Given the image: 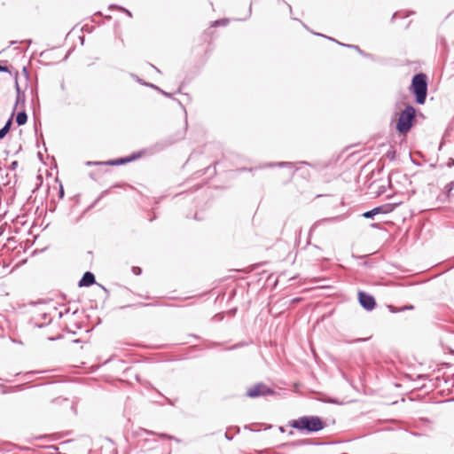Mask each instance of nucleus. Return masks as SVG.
I'll list each match as a JSON object with an SVG mask.
<instances>
[{"instance_id":"2","label":"nucleus","mask_w":454,"mask_h":454,"mask_svg":"<svg viewBox=\"0 0 454 454\" xmlns=\"http://www.w3.org/2000/svg\"><path fill=\"white\" fill-rule=\"evenodd\" d=\"M290 426L297 430L308 433L318 432L325 427L324 422L317 416L301 417L298 419L293 420Z\"/></svg>"},{"instance_id":"29","label":"nucleus","mask_w":454,"mask_h":454,"mask_svg":"<svg viewBox=\"0 0 454 454\" xmlns=\"http://www.w3.org/2000/svg\"><path fill=\"white\" fill-rule=\"evenodd\" d=\"M160 437H161V438H168V439H172L173 438L172 436H169V435H168L166 434H160Z\"/></svg>"},{"instance_id":"12","label":"nucleus","mask_w":454,"mask_h":454,"mask_svg":"<svg viewBox=\"0 0 454 454\" xmlns=\"http://www.w3.org/2000/svg\"><path fill=\"white\" fill-rule=\"evenodd\" d=\"M445 193L449 200H454V181L445 186Z\"/></svg>"},{"instance_id":"34","label":"nucleus","mask_w":454,"mask_h":454,"mask_svg":"<svg viewBox=\"0 0 454 454\" xmlns=\"http://www.w3.org/2000/svg\"><path fill=\"white\" fill-rule=\"evenodd\" d=\"M300 301V299H299V298H295V299H294L292 301H293V302H296V301Z\"/></svg>"},{"instance_id":"1","label":"nucleus","mask_w":454,"mask_h":454,"mask_svg":"<svg viewBox=\"0 0 454 454\" xmlns=\"http://www.w3.org/2000/svg\"><path fill=\"white\" fill-rule=\"evenodd\" d=\"M410 91L414 95L417 104H425L427 96V76L423 73L416 74L411 79Z\"/></svg>"},{"instance_id":"18","label":"nucleus","mask_w":454,"mask_h":454,"mask_svg":"<svg viewBox=\"0 0 454 454\" xmlns=\"http://www.w3.org/2000/svg\"><path fill=\"white\" fill-rule=\"evenodd\" d=\"M132 272L135 274V275H140L141 272H142V270L141 268L137 267V266H133L132 267Z\"/></svg>"},{"instance_id":"10","label":"nucleus","mask_w":454,"mask_h":454,"mask_svg":"<svg viewBox=\"0 0 454 454\" xmlns=\"http://www.w3.org/2000/svg\"><path fill=\"white\" fill-rule=\"evenodd\" d=\"M27 121V114L25 112V110L19 112L18 114L16 115V123L19 126H22V125L26 124Z\"/></svg>"},{"instance_id":"15","label":"nucleus","mask_w":454,"mask_h":454,"mask_svg":"<svg viewBox=\"0 0 454 454\" xmlns=\"http://www.w3.org/2000/svg\"><path fill=\"white\" fill-rule=\"evenodd\" d=\"M339 44L342 45V46H345V47H348V48H352V49H355L356 51H357L360 54L362 55H365L364 53V51L357 46V45H353V44H345V43H338Z\"/></svg>"},{"instance_id":"26","label":"nucleus","mask_w":454,"mask_h":454,"mask_svg":"<svg viewBox=\"0 0 454 454\" xmlns=\"http://www.w3.org/2000/svg\"><path fill=\"white\" fill-rule=\"evenodd\" d=\"M16 91H17V95H22V94H24V93L21 91V90H20V86H19V83H18L17 82H16Z\"/></svg>"},{"instance_id":"9","label":"nucleus","mask_w":454,"mask_h":454,"mask_svg":"<svg viewBox=\"0 0 454 454\" xmlns=\"http://www.w3.org/2000/svg\"><path fill=\"white\" fill-rule=\"evenodd\" d=\"M12 117L13 113H12L11 117L5 122L4 126L0 129V140L3 139L7 133L10 131L12 124Z\"/></svg>"},{"instance_id":"5","label":"nucleus","mask_w":454,"mask_h":454,"mask_svg":"<svg viewBox=\"0 0 454 454\" xmlns=\"http://www.w3.org/2000/svg\"><path fill=\"white\" fill-rule=\"evenodd\" d=\"M274 394V390L263 383H258L249 387L247 391V396L256 398L260 396H267Z\"/></svg>"},{"instance_id":"3","label":"nucleus","mask_w":454,"mask_h":454,"mask_svg":"<svg viewBox=\"0 0 454 454\" xmlns=\"http://www.w3.org/2000/svg\"><path fill=\"white\" fill-rule=\"evenodd\" d=\"M416 118V110L412 106H406L405 108L400 113L397 122L396 130L400 134L408 133Z\"/></svg>"},{"instance_id":"22","label":"nucleus","mask_w":454,"mask_h":454,"mask_svg":"<svg viewBox=\"0 0 454 454\" xmlns=\"http://www.w3.org/2000/svg\"><path fill=\"white\" fill-rule=\"evenodd\" d=\"M0 72L10 73L9 67L0 65Z\"/></svg>"},{"instance_id":"31","label":"nucleus","mask_w":454,"mask_h":454,"mask_svg":"<svg viewBox=\"0 0 454 454\" xmlns=\"http://www.w3.org/2000/svg\"><path fill=\"white\" fill-rule=\"evenodd\" d=\"M449 166H450V167L454 166V160H451V161L449 163Z\"/></svg>"},{"instance_id":"7","label":"nucleus","mask_w":454,"mask_h":454,"mask_svg":"<svg viewBox=\"0 0 454 454\" xmlns=\"http://www.w3.org/2000/svg\"><path fill=\"white\" fill-rule=\"evenodd\" d=\"M390 211H391V209L388 208V205H387V206H379V207H376L372 208V210L364 212L363 214V216L364 218L369 219V218H372L376 215L387 214V213H388Z\"/></svg>"},{"instance_id":"19","label":"nucleus","mask_w":454,"mask_h":454,"mask_svg":"<svg viewBox=\"0 0 454 454\" xmlns=\"http://www.w3.org/2000/svg\"><path fill=\"white\" fill-rule=\"evenodd\" d=\"M143 85L150 87V88H153V89H154V90H156L158 91L160 90V88H159L158 86H156V85H154L153 83L145 82V83H143Z\"/></svg>"},{"instance_id":"33","label":"nucleus","mask_w":454,"mask_h":454,"mask_svg":"<svg viewBox=\"0 0 454 454\" xmlns=\"http://www.w3.org/2000/svg\"><path fill=\"white\" fill-rule=\"evenodd\" d=\"M152 67L154 68L157 72H160V70L153 65H152Z\"/></svg>"},{"instance_id":"28","label":"nucleus","mask_w":454,"mask_h":454,"mask_svg":"<svg viewBox=\"0 0 454 454\" xmlns=\"http://www.w3.org/2000/svg\"><path fill=\"white\" fill-rule=\"evenodd\" d=\"M120 10H121L122 12H126L129 17H131V13L129 11L126 10L125 8H122V7H118Z\"/></svg>"},{"instance_id":"32","label":"nucleus","mask_w":454,"mask_h":454,"mask_svg":"<svg viewBox=\"0 0 454 454\" xmlns=\"http://www.w3.org/2000/svg\"><path fill=\"white\" fill-rule=\"evenodd\" d=\"M397 17V12H395L392 16V20L395 19Z\"/></svg>"},{"instance_id":"20","label":"nucleus","mask_w":454,"mask_h":454,"mask_svg":"<svg viewBox=\"0 0 454 454\" xmlns=\"http://www.w3.org/2000/svg\"><path fill=\"white\" fill-rule=\"evenodd\" d=\"M277 165L279 167H284V166L291 167L293 165V163L289 162V161H282V162H278Z\"/></svg>"},{"instance_id":"16","label":"nucleus","mask_w":454,"mask_h":454,"mask_svg":"<svg viewBox=\"0 0 454 454\" xmlns=\"http://www.w3.org/2000/svg\"><path fill=\"white\" fill-rule=\"evenodd\" d=\"M227 23H228V20L223 19V20H215L214 22L213 26H219V25L225 26V25H227Z\"/></svg>"},{"instance_id":"37","label":"nucleus","mask_w":454,"mask_h":454,"mask_svg":"<svg viewBox=\"0 0 454 454\" xmlns=\"http://www.w3.org/2000/svg\"><path fill=\"white\" fill-rule=\"evenodd\" d=\"M188 121L185 120V129L187 128Z\"/></svg>"},{"instance_id":"11","label":"nucleus","mask_w":454,"mask_h":454,"mask_svg":"<svg viewBox=\"0 0 454 454\" xmlns=\"http://www.w3.org/2000/svg\"><path fill=\"white\" fill-rule=\"evenodd\" d=\"M18 107H20V108H24L25 107V95L24 94L17 95L15 106H14V108H13V111H12L13 114L15 113V111H16V109Z\"/></svg>"},{"instance_id":"38","label":"nucleus","mask_w":454,"mask_h":454,"mask_svg":"<svg viewBox=\"0 0 454 454\" xmlns=\"http://www.w3.org/2000/svg\"><path fill=\"white\" fill-rule=\"evenodd\" d=\"M290 12H292V6L288 5Z\"/></svg>"},{"instance_id":"25","label":"nucleus","mask_w":454,"mask_h":454,"mask_svg":"<svg viewBox=\"0 0 454 454\" xmlns=\"http://www.w3.org/2000/svg\"><path fill=\"white\" fill-rule=\"evenodd\" d=\"M16 91H17V95H22V94H24V93L21 91V90H20V86H19V83H18L17 82H16Z\"/></svg>"},{"instance_id":"14","label":"nucleus","mask_w":454,"mask_h":454,"mask_svg":"<svg viewBox=\"0 0 454 454\" xmlns=\"http://www.w3.org/2000/svg\"><path fill=\"white\" fill-rule=\"evenodd\" d=\"M389 309H390L391 312H395H395H400V311H403V310H406V309H413L414 307H413V305H405V306H403V307H402L400 309H396L394 306L390 305Z\"/></svg>"},{"instance_id":"8","label":"nucleus","mask_w":454,"mask_h":454,"mask_svg":"<svg viewBox=\"0 0 454 454\" xmlns=\"http://www.w3.org/2000/svg\"><path fill=\"white\" fill-rule=\"evenodd\" d=\"M95 281H96V279H95L94 274L90 271H86L83 274V276L82 277V278L79 280L78 286L80 287L90 286L91 285H93L95 283Z\"/></svg>"},{"instance_id":"17","label":"nucleus","mask_w":454,"mask_h":454,"mask_svg":"<svg viewBox=\"0 0 454 454\" xmlns=\"http://www.w3.org/2000/svg\"><path fill=\"white\" fill-rule=\"evenodd\" d=\"M140 155H141V153H135L127 158H128V160H129V162H130L132 160L138 159L140 157Z\"/></svg>"},{"instance_id":"21","label":"nucleus","mask_w":454,"mask_h":454,"mask_svg":"<svg viewBox=\"0 0 454 454\" xmlns=\"http://www.w3.org/2000/svg\"><path fill=\"white\" fill-rule=\"evenodd\" d=\"M102 164H105V163L104 162H100V161H87L86 162L87 166L102 165Z\"/></svg>"},{"instance_id":"40","label":"nucleus","mask_w":454,"mask_h":454,"mask_svg":"<svg viewBox=\"0 0 454 454\" xmlns=\"http://www.w3.org/2000/svg\"><path fill=\"white\" fill-rule=\"evenodd\" d=\"M317 35H320V33H317ZM321 36H323V35H321ZM324 37H325V36L324 35Z\"/></svg>"},{"instance_id":"6","label":"nucleus","mask_w":454,"mask_h":454,"mask_svg":"<svg viewBox=\"0 0 454 454\" xmlns=\"http://www.w3.org/2000/svg\"><path fill=\"white\" fill-rule=\"evenodd\" d=\"M358 301L360 305L367 311H372L376 307L374 297L364 291L358 292Z\"/></svg>"},{"instance_id":"36","label":"nucleus","mask_w":454,"mask_h":454,"mask_svg":"<svg viewBox=\"0 0 454 454\" xmlns=\"http://www.w3.org/2000/svg\"><path fill=\"white\" fill-rule=\"evenodd\" d=\"M137 82H138L139 83H141V84L145 83V82H142V80H140V79H137Z\"/></svg>"},{"instance_id":"35","label":"nucleus","mask_w":454,"mask_h":454,"mask_svg":"<svg viewBox=\"0 0 454 454\" xmlns=\"http://www.w3.org/2000/svg\"><path fill=\"white\" fill-rule=\"evenodd\" d=\"M225 437H226L228 440H231V438L230 437V435H228L227 434H225Z\"/></svg>"},{"instance_id":"27","label":"nucleus","mask_w":454,"mask_h":454,"mask_svg":"<svg viewBox=\"0 0 454 454\" xmlns=\"http://www.w3.org/2000/svg\"><path fill=\"white\" fill-rule=\"evenodd\" d=\"M159 92H160L165 97H168V98H171L172 97V95L170 93L166 92V91L162 90L161 89H160V90H159Z\"/></svg>"},{"instance_id":"23","label":"nucleus","mask_w":454,"mask_h":454,"mask_svg":"<svg viewBox=\"0 0 454 454\" xmlns=\"http://www.w3.org/2000/svg\"><path fill=\"white\" fill-rule=\"evenodd\" d=\"M17 167H18V161H16V160H15V161H12V162L11 163V165H10V168H10L11 170H15Z\"/></svg>"},{"instance_id":"39","label":"nucleus","mask_w":454,"mask_h":454,"mask_svg":"<svg viewBox=\"0 0 454 454\" xmlns=\"http://www.w3.org/2000/svg\"><path fill=\"white\" fill-rule=\"evenodd\" d=\"M38 327H43V325L40 324V325H36Z\"/></svg>"},{"instance_id":"30","label":"nucleus","mask_w":454,"mask_h":454,"mask_svg":"<svg viewBox=\"0 0 454 454\" xmlns=\"http://www.w3.org/2000/svg\"><path fill=\"white\" fill-rule=\"evenodd\" d=\"M168 145H169V144L160 145L159 150H162V149H164V148H165L166 146H168Z\"/></svg>"},{"instance_id":"24","label":"nucleus","mask_w":454,"mask_h":454,"mask_svg":"<svg viewBox=\"0 0 454 454\" xmlns=\"http://www.w3.org/2000/svg\"><path fill=\"white\" fill-rule=\"evenodd\" d=\"M59 196L60 199H62L64 197V188H63L62 184L59 185Z\"/></svg>"},{"instance_id":"4","label":"nucleus","mask_w":454,"mask_h":454,"mask_svg":"<svg viewBox=\"0 0 454 454\" xmlns=\"http://www.w3.org/2000/svg\"><path fill=\"white\" fill-rule=\"evenodd\" d=\"M154 435L153 432L147 431L145 429L141 428L139 432L137 433V435L140 437L137 441V447L142 451H148L150 450H153L156 447L158 444V442L155 438H147L143 437V435Z\"/></svg>"},{"instance_id":"13","label":"nucleus","mask_w":454,"mask_h":454,"mask_svg":"<svg viewBox=\"0 0 454 454\" xmlns=\"http://www.w3.org/2000/svg\"><path fill=\"white\" fill-rule=\"evenodd\" d=\"M129 162V160H128L127 157H124V158H119L117 160H111L109 162H107L106 164H109V165H112V166H117V165H121V164H125V163H128Z\"/></svg>"}]
</instances>
